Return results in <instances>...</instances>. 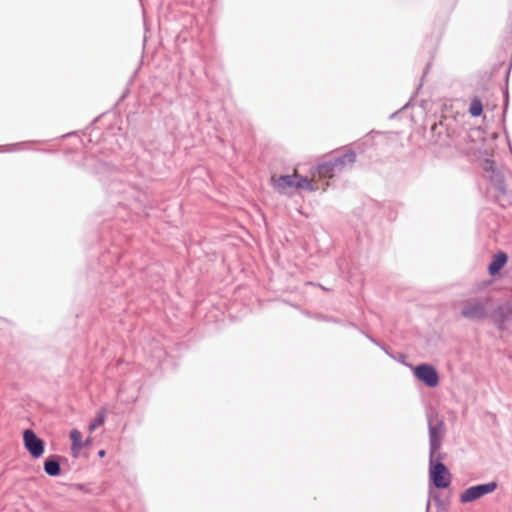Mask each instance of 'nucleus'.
Wrapping results in <instances>:
<instances>
[{"mask_svg":"<svg viewBox=\"0 0 512 512\" xmlns=\"http://www.w3.org/2000/svg\"><path fill=\"white\" fill-rule=\"evenodd\" d=\"M489 132L490 130H471L468 136L473 144L468 148V152L479 154L484 176L494 183L498 189H502V175L497 167H495L494 162L489 158L493 152L492 140L497 135L494 132Z\"/></svg>","mask_w":512,"mask_h":512,"instance_id":"f257e3e1","label":"nucleus"},{"mask_svg":"<svg viewBox=\"0 0 512 512\" xmlns=\"http://www.w3.org/2000/svg\"><path fill=\"white\" fill-rule=\"evenodd\" d=\"M356 156L353 152L348 151L341 155L337 154L332 156L326 161L318 164L311 170L313 178L318 181L322 179H330L335 175L341 173L345 169L351 168L354 164Z\"/></svg>","mask_w":512,"mask_h":512,"instance_id":"f03ea898","label":"nucleus"},{"mask_svg":"<svg viewBox=\"0 0 512 512\" xmlns=\"http://www.w3.org/2000/svg\"><path fill=\"white\" fill-rule=\"evenodd\" d=\"M493 306L491 297L469 298L462 302L461 316L471 321H481L490 317Z\"/></svg>","mask_w":512,"mask_h":512,"instance_id":"7ed1b4c3","label":"nucleus"},{"mask_svg":"<svg viewBox=\"0 0 512 512\" xmlns=\"http://www.w3.org/2000/svg\"><path fill=\"white\" fill-rule=\"evenodd\" d=\"M429 442H430V460H440V448L444 435V422L440 419L428 418Z\"/></svg>","mask_w":512,"mask_h":512,"instance_id":"20e7f679","label":"nucleus"},{"mask_svg":"<svg viewBox=\"0 0 512 512\" xmlns=\"http://www.w3.org/2000/svg\"><path fill=\"white\" fill-rule=\"evenodd\" d=\"M490 318L500 330H506L512 325V300L503 299L495 308H491Z\"/></svg>","mask_w":512,"mask_h":512,"instance_id":"39448f33","label":"nucleus"},{"mask_svg":"<svg viewBox=\"0 0 512 512\" xmlns=\"http://www.w3.org/2000/svg\"><path fill=\"white\" fill-rule=\"evenodd\" d=\"M497 487H498V485L494 481L471 486V487L465 489L459 495V501L462 504L474 502V501L484 497L485 495L493 493L497 489Z\"/></svg>","mask_w":512,"mask_h":512,"instance_id":"423d86ee","label":"nucleus"},{"mask_svg":"<svg viewBox=\"0 0 512 512\" xmlns=\"http://www.w3.org/2000/svg\"><path fill=\"white\" fill-rule=\"evenodd\" d=\"M430 478L437 488H447L451 481L448 469L439 460L430 461Z\"/></svg>","mask_w":512,"mask_h":512,"instance_id":"0eeeda50","label":"nucleus"},{"mask_svg":"<svg viewBox=\"0 0 512 512\" xmlns=\"http://www.w3.org/2000/svg\"><path fill=\"white\" fill-rule=\"evenodd\" d=\"M414 376L428 387H436L439 383V375L430 364H420L413 369Z\"/></svg>","mask_w":512,"mask_h":512,"instance_id":"6e6552de","label":"nucleus"},{"mask_svg":"<svg viewBox=\"0 0 512 512\" xmlns=\"http://www.w3.org/2000/svg\"><path fill=\"white\" fill-rule=\"evenodd\" d=\"M24 446L34 458H39L44 453V442L36 434L27 429L23 433Z\"/></svg>","mask_w":512,"mask_h":512,"instance_id":"1a4fd4ad","label":"nucleus"},{"mask_svg":"<svg viewBox=\"0 0 512 512\" xmlns=\"http://www.w3.org/2000/svg\"><path fill=\"white\" fill-rule=\"evenodd\" d=\"M298 177L297 172L293 175H272L270 182L275 191L281 194H288V190L294 187V179Z\"/></svg>","mask_w":512,"mask_h":512,"instance_id":"9d476101","label":"nucleus"},{"mask_svg":"<svg viewBox=\"0 0 512 512\" xmlns=\"http://www.w3.org/2000/svg\"><path fill=\"white\" fill-rule=\"evenodd\" d=\"M328 185L329 184L327 182L323 187H321V189L325 191ZM294 187L297 189H305L310 192L320 189V186L318 185V179L313 178L312 175L311 178L298 176L296 179H294Z\"/></svg>","mask_w":512,"mask_h":512,"instance_id":"9b49d317","label":"nucleus"},{"mask_svg":"<svg viewBox=\"0 0 512 512\" xmlns=\"http://www.w3.org/2000/svg\"><path fill=\"white\" fill-rule=\"evenodd\" d=\"M507 255L503 252L497 253L494 257L492 262L488 266V271L490 275H496L506 264L507 262Z\"/></svg>","mask_w":512,"mask_h":512,"instance_id":"f8f14e48","label":"nucleus"},{"mask_svg":"<svg viewBox=\"0 0 512 512\" xmlns=\"http://www.w3.org/2000/svg\"><path fill=\"white\" fill-rule=\"evenodd\" d=\"M70 440L72 442L71 451L74 457H77L82 448L85 447V444L82 440V434L79 430L73 429L70 432Z\"/></svg>","mask_w":512,"mask_h":512,"instance_id":"ddd939ff","label":"nucleus"},{"mask_svg":"<svg viewBox=\"0 0 512 512\" xmlns=\"http://www.w3.org/2000/svg\"><path fill=\"white\" fill-rule=\"evenodd\" d=\"M44 470L50 476H58L60 474L59 462L54 458L47 459L44 463Z\"/></svg>","mask_w":512,"mask_h":512,"instance_id":"4468645a","label":"nucleus"},{"mask_svg":"<svg viewBox=\"0 0 512 512\" xmlns=\"http://www.w3.org/2000/svg\"><path fill=\"white\" fill-rule=\"evenodd\" d=\"M105 418H106V410L105 409H101L100 411H98L97 416L90 423V425L88 427L89 432L91 433L94 430H96L98 427L103 425V423L105 422Z\"/></svg>","mask_w":512,"mask_h":512,"instance_id":"2eb2a0df","label":"nucleus"},{"mask_svg":"<svg viewBox=\"0 0 512 512\" xmlns=\"http://www.w3.org/2000/svg\"><path fill=\"white\" fill-rule=\"evenodd\" d=\"M482 111H483L482 102L476 97L473 98L470 103V106H469V113L471 114V116L478 117L481 115Z\"/></svg>","mask_w":512,"mask_h":512,"instance_id":"dca6fc26","label":"nucleus"},{"mask_svg":"<svg viewBox=\"0 0 512 512\" xmlns=\"http://www.w3.org/2000/svg\"><path fill=\"white\" fill-rule=\"evenodd\" d=\"M84 444H85V447L86 446H89L91 443H92V438L91 437H88L85 441H83Z\"/></svg>","mask_w":512,"mask_h":512,"instance_id":"f3484780","label":"nucleus"},{"mask_svg":"<svg viewBox=\"0 0 512 512\" xmlns=\"http://www.w3.org/2000/svg\"><path fill=\"white\" fill-rule=\"evenodd\" d=\"M105 454H106L105 450H100V451L98 452V456H99V457H104V456H105Z\"/></svg>","mask_w":512,"mask_h":512,"instance_id":"a211bd4d","label":"nucleus"}]
</instances>
